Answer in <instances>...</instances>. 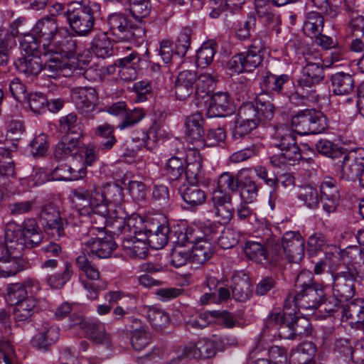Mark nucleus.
Masks as SVG:
<instances>
[{"label": "nucleus", "instance_id": "nucleus-1", "mask_svg": "<svg viewBox=\"0 0 364 364\" xmlns=\"http://www.w3.org/2000/svg\"><path fill=\"white\" fill-rule=\"evenodd\" d=\"M33 32L40 38L42 49L46 53L75 56L80 51L77 40L68 28L59 27L57 21L52 17L38 20Z\"/></svg>", "mask_w": 364, "mask_h": 364}, {"label": "nucleus", "instance_id": "nucleus-2", "mask_svg": "<svg viewBox=\"0 0 364 364\" xmlns=\"http://www.w3.org/2000/svg\"><path fill=\"white\" fill-rule=\"evenodd\" d=\"M173 208V196L170 195L168 187L161 186V249L168 243L185 246L203 240L198 228L188 227L184 232L180 231L169 220L168 214Z\"/></svg>", "mask_w": 364, "mask_h": 364}, {"label": "nucleus", "instance_id": "nucleus-3", "mask_svg": "<svg viewBox=\"0 0 364 364\" xmlns=\"http://www.w3.org/2000/svg\"><path fill=\"white\" fill-rule=\"evenodd\" d=\"M295 292L289 293L284 302L287 305L300 309L314 310L319 307L326 300L324 287L314 280L309 270H302L295 281Z\"/></svg>", "mask_w": 364, "mask_h": 364}, {"label": "nucleus", "instance_id": "nucleus-4", "mask_svg": "<svg viewBox=\"0 0 364 364\" xmlns=\"http://www.w3.org/2000/svg\"><path fill=\"white\" fill-rule=\"evenodd\" d=\"M43 237V233L34 218L25 219L20 225L10 223L5 231L6 248L7 251L21 254L26 248L38 246Z\"/></svg>", "mask_w": 364, "mask_h": 364}, {"label": "nucleus", "instance_id": "nucleus-5", "mask_svg": "<svg viewBox=\"0 0 364 364\" xmlns=\"http://www.w3.org/2000/svg\"><path fill=\"white\" fill-rule=\"evenodd\" d=\"M332 248L334 250V255L328 259L327 270L332 278V294L337 301H348L355 294V283L358 272L355 267L345 266L339 262L338 251L336 247Z\"/></svg>", "mask_w": 364, "mask_h": 364}, {"label": "nucleus", "instance_id": "nucleus-6", "mask_svg": "<svg viewBox=\"0 0 364 364\" xmlns=\"http://www.w3.org/2000/svg\"><path fill=\"white\" fill-rule=\"evenodd\" d=\"M268 245L276 262L284 257L289 262L299 263L304 257L305 240L297 231L286 232L281 240L272 239Z\"/></svg>", "mask_w": 364, "mask_h": 364}, {"label": "nucleus", "instance_id": "nucleus-7", "mask_svg": "<svg viewBox=\"0 0 364 364\" xmlns=\"http://www.w3.org/2000/svg\"><path fill=\"white\" fill-rule=\"evenodd\" d=\"M73 195V202L79 213L82 215H88L90 218L92 225L85 235H89L91 237L98 233L104 235L107 223V217L109 213L108 206L100 205L99 203H101V200L97 199L95 201V200H92L86 197L84 200H79L77 193L74 190Z\"/></svg>", "mask_w": 364, "mask_h": 364}, {"label": "nucleus", "instance_id": "nucleus-8", "mask_svg": "<svg viewBox=\"0 0 364 364\" xmlns=\"http://www.w3.org/2000/svg\"><path fill=\"white\" fill-rule=\"evenodd\" d=\"M97 6L89 3L83 6L79 2H73L68 6L67 20L72 30L79 36H86L92 29L95 23V11Z\"/></svg>", "mask_w": 364, "mask_h": 364}, {"label": "nucleus", "instance_id": "nucleus-9", "mask_svg": "<svg viewBox=\"0 0 364 364\" xmlns=\"http://www.w3.org/2000/svg\"><path fill=\"white\" fill-rule=\"evenodd\" d=\"M291 124L300 135L320 134L327 127L326 118L314 109H305L291 117Z\"/></svg>", "mask_w": 364, "mask_h": 364}, {"label": "nucleus", "instance_id": "nucleus-10", "mask_svg": "<svg viewBox=\"0 0 364 364\" xmlns=\"http://www.w3.org/2000/svg\"><path fill=\"white\" fill-rule=\"evenodd\" d=\"M77 193L79 200H83L87 197L91 200H100V205L113 203L116 205H121L124 200L123 189L117 184L105 183L102 188L93 184L92 187L87 189L84 187H79L74 189Z\"/></svg>", "mask_w": 364, "mask_h": 364}, {"label": "nucleus", "instance_id": "nucleus-11", "mask_svg": "<svg viewBox=\"0 0 364 364\" xmlns=\"http://www.w3.org/2000/svg\"><path fill=\"white\" fill-rule=\"evenodd\" d=\"M107 25L111 34L119 41H138L144 35V29L133 24L129 18L122 14H113L107 18Z\"/></svg>", "mask_w": 364, "mask_h": 364}, {"label": "nucleus", "instance_id": "nucleus-12", "mask_svg": "<svg viewBox=\"0 0 364 364\" xmlns=\"http://www.w3.org/2000/svg\"><path fill=\"white\" fill-rule=\"evenodd\" d=\"M215 353L216 349L214 343L202 339L194 343H188L180 354H168L165 358L164 353H163V358L165 359L166 364H178L184 359L210 358L213 357Z\"/></svg>", "mask_w": 364, "mask_h": 364}, {"label": "nucleus", "instance_id": "nucleus-13", "mask_svg": "<svg viewBox=\"0 0 364 364\" xmlns=\"http://www.w3.org/2000/svg\"><path fill=\"white\" fill-rule=\"evenodd\" d=\"M159 225L154 226L153 228L147 225L145 227V235L146 241L139 238L136 236L127 237L122 242V247L125 254L132 258L144 259L148 253V245L157 250L154 245L155 240H157Z\"/></svg>", "mask_w": 364, "mask_h": 364}, {"label": "nucleus", "instance_id": "nucleus-14", "mask_svg": "<svg viewBox=\"0 0 364 364\" xmlns=\"http://www.w3.org/2000/svg\"><path fill=\"white\" fill-rule=\"evenodd\" d=\"M76 264L87 277V279L83 280L82 283L87 291V296L92 300L97 299L99 291L105 289V284L100 280L99 271L91 264L89 256L85 252H82V254L77 257Z\"/></svg>", "mask_w": 364, "mask_h": 364}, {"label": "nucleus", "instance_id": "nucleus-15", "mask_svg": "<svg viewBox=\"0 0 364 364\" xmlns=\"http://www.w3.org/2000/svg\"><path fill=\"white\" fill-rule=\"evenodd\" d=\"M82 244L85 246L82 252L90 257V254L99 258H108L116 249L117 244L112 235L104 232L91 237L84 235L81 238Z\"/></svg>", "mask_w": 364, "mask_h": 364}, {"label": "nucleus", "instance_id": "nucleus-16", "mask_svg": "<svg viewBox=\"0 0 364 364\" xmlns=\"http://www.w3.org/2000/svg\"><path fill=\"white\" fill-rule=\"evenodd\" d=\"M40 221L45 230L54 237L64 235L65 220L53 203H48L41 207Z\"/></svg>", "mask_w": 364, "mask_h": 364}, {"label": "nucleus", "instance_id": "nucleus-17", "mask_svg": "<svg viewBox=\"0 0 364 364\" xmlns=\"http://www.w3.org/2000/svg\"><path fill=\"white\" fill-rule=\"evenodd\" d=\"M73 325L84 329L90 338L95 343L109 346L110 335L107 333L103 323L95 321H88L81 315H72Z\"/></svg>", "mask_w": 364, "mask_h": 364}, {"label": "nucleus", "instance_id": "nucleus-18", "mask_svg": "<svg viewBox=\"0 0 364 364\" xmlns=\"http://www.w3.org/2000/svg\"><path fill=\"white\" fill-rule=\"evenodd\" d=\"M71 98L77 109L87 116L96 107L98 94L92 87H77L71 90Z\"/></svg>", "mask_w": 364, "mask_h": 364}, {"label": "nucleus", "instance_id": "nucleus-19", "mask_svg": "<svg viewBox=\"0 0 364 364\" xmlns=\"http://www.w3.org/2000/svg\"><path fill=\"white\" fill-rule=\"evenodd\" d=\"M41 289L39 282L30 278L23 283L10 284L6 289L7 299L15 306L31 295H38Z\"/></svg>", "mask_w": 364, "mask_h": 364}, {"label": "nucleus", "instance_id": "nucleus-20", "mask_svg": "<svg viewBox=\"0 0 364 364\" xmlns=\"http://www.w3.org/2000/svg\"><path fill=\"white\" fill-rule=\"evenodd\" d=\"M321 201L328 214L334 213L338 205L340 194L336 179L326 177L320 185Z\"/></svg>", "mask_w": 364, "mask_h": 364}, {"label": "nucleus", "instance_id": "nucleus-21", "mask_svg": "<svg viewBox=\"0 0 364 364\" xmlns=\"http://www.w3.org/2000/svg\"><path fill=\"white\" fill-rule=\"evenodd\" d=\"M232 112L230 95L227 92H218L212 96L208 109L210 117H225Z\"/></svg>", "mask_w": 364, "mask_h": 364}, {"label": "nucleus", "instance_id": "nucleus-22", "mask_svg": "<svg viewBox=\"0 0 364 364\" xmlns=\"http://www.w3.org/2000/svg\"><path fill=\"white\" fill-rule=\"evenodd\" d=\"M332 92L336 95L348 96L354 92L355 80L353 75L337 72L331 76Z\"/></svg>", "mask_w": 364, "mask_h": 364}, {"label": "nucleus", "instance_id": "nucleus-23", "mask_svg": "<svg viewBox=\"0 0 364 364\" xmlns=\"http://www.w3.org/2000/svg\"><path fill=\"white\" fill-rule=\"evenodd\" d=\"M196 72L183 70L178 75L175 82V93L180 100H186L195 90Z\"/></svg>", "mask_w": 364, "mask_h": 364}, {"label": "nucleus", "instance_id": "nucleus-24", "mask_svg": "<svg viewBox=\"0 0 364 364\" xmlns=\"http://www.w3.org/2000/svg\"><path fill=\"white\" fill-rule=\"evenodd\" d=\"M173 55L172 43L170 40L165 39L161 41V58L164 63V65H161V72L164 76L165 89L172 88L173 75L172 70L174 68L171 60Z\"/></svg>", "mask_w": 364, "mask_h": 364}, {"label": "nucleus", "instance_id": "nucleus-25", "mask_svg": "<svg viewBox=\"0 0 364 364\" xmlns=\"http://www.w3.org/2000/svg\"><path fill=\"white\" fill-rule=\"evenodd\" d=\"M307 250L311 255H316L318 252H325V255L327 257V261L328 262L329 257L334 255V250L332 247H336L338 252V259L341 258V252L343 250H340L336 245H329L327 243L326 237L320 232H316L311 235L308 238L307 241Z\"/></svg>", "mask_w": 364, "mask_h": 364}, {"label": "nucleus", "instance_id": "nucleus-26", "mask_svg": "<svg viewBox=\"0 0 364 364\" xmlns=\"http://www.w3.org/2000/svg\"><path fill=\"white\" fill-rule=\"evenodd\" d=\"M316 348L311 342H304L292 349L289 356L290 364H316Z\"/></svg>", "mask_w": 364, "mask_h": 364}, {"label": "nucleus", "instance_id": "nucleus-27", "mask_svg": "<svg viewBox=\"0 0 364 364\" xmlns=\"http://www.w3.org/2000/svg\"><path fill=\"white\" fill-rule=\"evenodd\" d=\"M324 77L323 65L313 63L304 65L301 71V75L297 82L301 83L303 86L315 89Z\"/></svg>", "mask_w": 364, "mask_h": 364}, {"label": "nucleus", "instance_id": "nucleus-28", "mask_svg": "<svg viewBox=\"0 0 364 364\" xmlns=\"http://www.w3.org/2000/svg\"><path fill=\"white\" fill-rule=\"evenodd\" d=\"M197 182H188L179 188L183 200L191 208H197L206 200L205 192L196 184Z\"/></svg>", "mask_w": 364, "mask_h": 364}, {"label": "nucleus", "instance_id": "nucleus-29", "mask_svg": "<svg viewBox=\"0 0 364 364\" xmlns=\"http://www.w3.org/2000/svg\"><path fill=\"white\" fill-rule=\"evenodd\" d=\"M204 119L200 113L196 112L188 116L185 122L186 133L188 138L198 146L203 144Z\"/></svg>", "mask_w": 364, "mask_h": 364}, {"label": "nucleus", "instance_id": "nucleus-30", "mask_svg": "<svg viewBox=\"0 0 364 364\" xmlns=\"http://www.w3.org/2000/svg\"><path fill=\"white\" fill-rule=\"evenodd\" d=\"M77 54L75 56H61V55L46 53L44 52L45 56H48V58L44 63L43 67L42 66L44 75L52 78L58 77L66 68L67 63L65 60L75 58Z\"/></svg>", "mask_w": 364, "mask_h": 364}, {"label": "nucleus", "instance_id": "nucleus-31", "mask_svg": "<svg viewBox=\"0 0 364 364\" xmlns=\"http://www.w3.org/2000/svg\"><path fill=\"white\" fill-rule=\"evenodd\" d=\"M38 311V295H31L21 301L14 309V317L18 321H28Z\"/></svg>", "mask_w": 364, "mask_h": 364}, {"label": "nucleus", "instance_id": "nucleus-32", "mask_svg": "<svg viewBox=\"0 0 364 364\" xmlns=\"http://www.w3.org/2000/svg\"><path fill=\"white\" fill-rule=\"evenodd\" d=\"M273 145L281 151L298 146L296 138L290 129L284 124H279L274 127L272 134Z\"/></svg>", "mask_w": 364, "mask_h": 364}, {"label": "nucleus", "instance_id": "nucleus-33", "mask_svg": "<svg viewBox=\"0 0 364 364\" xmlns=\"http://www.w3.org/2000/svg\"><path fill=\"white\" fill-rule=\"evenodd\" d=\"M9 252L8 255L0 258V277H9L16 275L23 269V261L18 255H12L16 252Z\"/></svg>", "mask_w": 364, "mask_h": 364}, {"label": "nucleus", "instance_id": "nucleus-34", "mask_svg": "<svg viewBox=\"0 0 364 364\" xmlns=\"http://www.w3.org/2000/svg\"><path fill=\"white\" fill-rule=\"evenodd\" d=\"M79 136L65 134L55 146L54 156L59 160H64L78 151Z\"/></svg>", "mask_w": 364, "mask_h": 364}, {"label": "nucleus", "instance_id": "nucleus-35", "mask_svg": "<svg viewBox=\"0 0 364 364\" xmlns=\"http://www.w3.org/2000/svg\"><path fill=\"white\" fill-rule=\"evenodd\" d=\"M290 82V77L287 74L279 75L267 72L262 77L264 86L279 95H287L286 85Z\"/></svg>", "mask_w": 364, "mask_h": 364}, {"label": "nucleus", "instance_id": "nucleus-36", "mask_svg": "<svg viewBox=\"0 0 364 364\" xmlns=\"http://www.w3.org/2000/svg\"><path fill=\"white\" fill-rule=\"evenodd\" d=\"M214 253V247L208 240H201L196 242L190 252L191 261L197 264H203Z\"/></svg>", "mask_w": 364, "mask_h": 364}, {"label": "nucleus", "instance_id": "nucleus-37", "mask_svg": "<svg viewBox=\"0 0 364 364\" xmlns=\"http://www.w3.org/2000/svg\"><path fill=\"white\" fill-rule=\"evenodd\" d=\"M17 70L26 75H36L42 70V60L40 55H26L15 63Z\"/></svg>", "mask_w": 364, "mask_h": 364}, {"label": "nucleus", "instance_id": "nucleus-38", "mask_svg": "<svg viewBox=\"0 0 364 364\" xmlns=\"http://www.w3.org/2000/svg\"><path fill=\"white\" fill-rule=\"evenodd\" d=\"M296 308L287 305L284 302L283 309V318L279 323L277 333L282 339H295L292 326V316L296 314Z\"/></svg>", "mask_w": 364, "mask_h": 364}, {"label": "nucleus", "instance_id": "nucleus-39", "mask_svg": "<svg viewBox=\"0 0 364 364\" xmlns=\"http://www.w3.org/2000/svg\"><path fill=\"white\" fill-rule=\"evenodd\" d=\"M232 297L237 301L244 302L252 294V287L247 277H235L232 286Z\"/></svg>", "mask_w": 364, "mask_h": 364}, {"label": "nucleus", "instance_id": "nucleus-40", "mask_svg": "<svg viewBox=\"0 0 364 364\" xmlns=\"http://www.w3.org/2000/svg\"><path fill=\"white\" fill-rule=\"evenodd\" d=\"M324 25L323 16L316 11H311L306 15L303 25L304 33L310 38H314L322 32Z\"/></svg>", "mask_w": 364, "mask_h": 364}, {"label": "nucleus", "instance_id": "nucleus-41", "mask_svg": "<svg viewBox=\"0 0 364 364\" xmlns=\"http://www.w3.org/2000/svg\"><path fill=\"white\" fill-rule=\"evenodd\" d=\"M59 336V330L55 326H49L36 334L32 339L33 346L39 349H47L55 343Z\"/></svg>", "mask_w": 364, "mask_h": 364}, {"label": "nucleus", "instance_id": "nucleus-42", "mask_svg": "<svg viewBox=\"0 0 364 364\" xmlns=\"http://www.w3.org/2000/svg\"><path fill=\"white\" fill-rule=\"evenodd\" d=\"M331 341V348L333 354L348 361L354 346L353 341L346 337L336 336H333Z\"/></svg>", "mask_w": 364, "mask_h": 364}, {"label": "nucleus", "instance_id": "nucleus-43", "mask_svg": "<svg viewBox=\"0 0 364 364\" xmlns=\"http://www.w3.org/2000/svg\"><path fill=\"white\" fill-rule=\"evenodd\" d=\"M138 58L135 53H132L129 56L118 60L119 68V75L124 81H133L137 77V71L134 66L133 61Z\"/></svg>", "mask_w": 364, "mask_h": 364}, {"label": "nucleus", "instance_id": "nucleus-44", "mask_svg": "<svg viewBox=\"0 0 364 364\" xmlns=\"http://www.w3.org/2000/svg\"><path fill=\"white\" fill-rule=\"evenodd\" d=\"M286 96L289 101L296 106L304 105L307 100H314L316 97L315 89L303 86L299 82H297L295 91L293 93L287 94Z\"/></svg>", "mask_w": 364, "mask_h": 364}, {"label": "nucleus", "instance_id": "nucleus-45", "mask_svg": "<svg viewBox=\"0 0 364 364\" xmlns=\"http://www.w3.org/2000/svg\"><path fill=\"white\" fill-rule=\"evenodd\" d=\"M245 255L257 263H262L268 259V252L259 242L248 240L244 247Z\"/></svg>", "mask_w": 364, "mask_h": 364}, {"label": "nucleus", "instance_id": "nucleus-46", "mask_svg": "<svg viewBox=\"0 0 364 364\" xmlns=\"http://www.w3.org/2000/svg\"><path fill=\"white\" fill-rule=\"evenodd\" d=\"M297 198L304 205L310 209L316 208L321 200L316 188L311 185L300 187Z\"/></svg>", "mask_w": 364, "mask_h": 364}, {"label": "nucleus", "instance_id": "nucleus-47", "mask_svg": "<svg viewBox=\"0 0 364 364\" xmlns=\"http://www.w3.org/2000/svg\"><path fill=\"white\" fill-rule=\"evenodd\" d=\"M217 45L212 41L205 42L202 44L196 53V65L200 68H205L213 60L216 53Z\"/></svg>", "mask_w": 364, "mask_h": 364}, {"label": "nucleus", "instance_id": "nucleus-48", "mask_svg": "<svg viewBox=\"0 0 364 364\" xmlns=\"http://www.w3.org/2000/svg\"><path fill=\"white\" fill-rule=\"evenodd\" d=\"M163 255L170 264L176 268L185 265L188 260H191L190 252L185 249L184 245H176L171 248L170 252H164Z\"/></svg>", "mask_w": 364, "mask_h": 364}, {"label": "nucleus", "instance_id": "nucleus-49", "mask_svg": "<svg viewBox=\"0 0 364 364\" xmlns=\"http://www.w3.org/2000/svg\"><path fill=\"white\" fill-rule=\"evenodd\" d=\"M364 168H362L348 156H346L343 160L341 170V177L346 181H355L357 178L360 181L361 173Z\"/></svg>", "mask_w": 364, "mask_h": 364}, {"label": "nucleus", "instance_id": "nucleus-50", "mask_svg": "<svg viewBox=\"0 0 364 364\" xmlns=\"http://www.w3.org/2000/svg\"><path fill=\"white\" fill-rule=\"evenodd\" d=\"M341 258L343 259H347L353 267H354L355 264H358L359 269L357 270L358 273L364 272V252L361 250V247L355 245L347 247L343 250Z\"/></svg>", "mask_w": 364, "mask_h": 364}, {"label": "nucleus", "instance_id": "nucleus-51", "mask_svg": "<svg viewBox=\"0 0 364 364\" xmlns=\"http://www.w3.org/2000/svg\"><path fill=\"white\" fill-rule=\"evenodd\" d=\"M240 187V197L245 203H254L257 200L259 186L257 182L251 178H245L241 183Z\"/></svg>", "mask_w": 364, "mask_h": 364}, {"label": "nucleus", "instance_id": "nucleus-52", "mask_svg": "<svg viewBox=\"0 0 364 364\" xmlns=\"http://www.w3.org/2000/svg\"><path fill=\"white\" fill-rule=\"evenodd\" d=\"M114 127L109 124H104L98 126L95 134L96 136L104 138L105 141H102L100 145V149L102 150H109L117 142V139L114 135Z\"/></svg>", "mask_w": 364, "mask_h": 364}, {"label": "nucleus", "instance_id": "nucleus-53", "mask_svg": "<svg viewBox=\"0 0 364 364\" xmlns=\"http://www.w3.org/2000/svg\"><path fill=\"white\" fill-rule=\"evenodd\" d=\"M92 50L99 58H105L112 55V44L106 33H100L95 37Z\"/></svg>", "mask_w": 364, "mask_h": 364}, {"label": "nucleus", "instance_id": "nucleus-54", "mask_svg": "<svg viewBox=\"0 0 364 364\" xmlns=\"http://www.w3.org/2000/svg\"><path fill=\"white\" fill-rule=\"evenodd\" d=\"M152 336L146 327H140L132 332L131 344L135 350L144 349L151 341Z\"/></svg>", "mask_w": 364, "mask_h": 364}, {"label": "nucleus", "instance_id": "nucleus-55", "mask_svg": "<svg viewBox=\"0 0 364 364\" xmlns=\"http://www.w3.org/2000/svg\"><path fill=\"white\" fill-rule=\"evenodd\" d=\"M263 95H259L255 100V107L258 112V117L261 123L271 121L274 114V106L270 102L263 101Z\"/></svg>", "mask_w": 364, "mask_h": 364}, {"label": "nucleus", "instance_id": "nucleus-56", "mask_svg": "<svg viewBox=\"0 0 364 364\" xmlns=\"http://www.w3.org/2000/svg\"><path fill=\"white\" fill-rule=\"evenodd\" d=\"M60 130L65 134L79 136L80 127L77 117L75 113H70L60 119Z\"/></svg>", "mask_w": 364, "mask_h": 364}, {"label": "nucleus", "instance_id": "nucleus-57", "mask_svg": "<svg viewBox=\"0 0 364 364\" xmlns=\"http://www.w3.org/2000/svg\"><path fill=\"white\" fill-rule=\"evenodd\" d=\"M316 150L321 154L331 159L342 155L341 148L338 144L326 139L318 140L315 145Z\"/></svg>", "mask_w": 364, "mask_h": 364}, {"label": "nucleus", "instance_id": "nucleus-58", "mask_svg": "<svg viewBox=\"0 0 364 364\" xmlns=\"http://www.w3.org/2000/svg\"><path fill=\"white\" fill-rule=\"evenodd\" d=\"M82 174H85L84 168H80L77 172L75 169L66 164L57 166L53 171V175L57 180L63 181L77 180L82 176Z\"/></svg>", "mask_w": 364, "mask_h": 364}, {"label": "nucleus", "instance_id": "nucleus-59", "mask_svg": "<svg viewBox=\"0 0 364 364\" xmlns=\"http://www.w3.org/2000/svg\"><path fill=\"white\" fill-rule=\"evenodd\" d=\"M237 117L248 124L253 123V127L255 128L261 123L258 117V112L256 111L255 104L252 102L242 104L238 109Z\"/></svg>", "mask_w": 364, "mask_h": 364}, {"label": "nucleus", "instance_id": "nucleus-60", "mask_svg": "<svg viewBox=\"0 0 364 364\" xmlns=\"http://www.w3.org/2000/svg\"><path fill=\"white\" fill-rule=\"evenodd\" d=\"M21 48L26 55L37 54L40 55V49L42 48L40 38L35 33L25 34L21 41Z\"/></svg>", "mask_w": 364, "mask_h": 364}, {"label": "nucleus", "instance_id": "nucleus-61", "mask_svg": "<svg viewBox=\"0 0 364 364\" xmlns=\"http://www.w3.org/2000/svg\"><path fill=\"white\" fill-rule=\"evenodd\" d=\"M215 84V75L210 73H201L198 78L196 77L195 91L196 95H199L200 92L208 94L212 91Z\"/></svg>", "mask_w": 364, "mask_h": 364}, {"label": "nucleus", "instance_id": "nucleus-62", "mask_svg": "<svg viewBox=\"0 0 364 364\" xmlns=\"http://www.w3.org/2000/svg\"><path fill=\"white\" fill-rule=\"evenodd\" d=\"M150 11V0H129V11L136 19L148 16Z\"/></svg>", "mask_w": 364, "mask_h": 364}, {"label": "nucleus", "instance_id": "nucleus-63", "mask_svg": "<svg viewBox=\"0 0 364 364\" xmlns=\"http://www.w3.org/2000/svg\"><path fill=\"white\" fill-rule=\"evenodd\" d=\"M218 189L226 192H236L240 188V183L235 176L229 172L221 173L218 179Z\"/></svg>", "mask_w": 364, "mask_h": 364}, {"label": "nucleus", "instance_id": "nucleus-64", "mask_svg": "<svg viewBox=\"0 0 364 364\" xmlns=\"http://www.w3.org/2000/svg\"><path fill=\"white\" fill-rule=\"evenodd\" d=\"M0 364H18L14 349L8 341H0Z\"/></svg>", "mask_w": 364, "mask_h": 364}]
</instances>
